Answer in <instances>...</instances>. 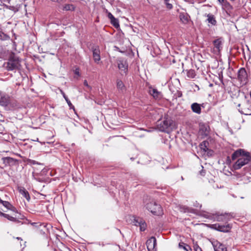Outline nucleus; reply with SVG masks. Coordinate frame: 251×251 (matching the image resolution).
I'll return each instance as SVG.
<instances>
[{
	"label": "nucleus",
	"instance_id": "30",
	"mask_svg": "<svg viewBox=\"0 0 251 251\" xmlns=\"http://www.w3.org/2000/svg\"><path fill=\"white\" fill-rule=\"evenodd\" d=\"M111 24L116 28L120 26L119 21L117 19L114 18L110 21Z\"/></svg>",
	"mask_w": 251,
	"mask_h": 251
},
{
	"label": "nucleus",
	"instance_id": "19",
	"mask_svg": "<svg viewBox=\"0 0 251 251\" xmlns=\"http://www.w3.org/2000/svg\"><path fill=\"white\" fill-rule=\"evenodd\" d=\"M149 93L155 99L160 98L161 97V92H159L155 88H151L150 89Z\"/></svg>",
	"mask_w": 251,
	"mask_h": 251
},
{
	"label": "nucleus",
	"instance_id": "17",
	"mask_svg": "<svg viewBox=\"0 0 251 251\" xmlns=\"http://www.w3.org/2000/svg\"><path fill=\"white\" fill-rule=\"evenodd\" d=\"M201 105L197 103H193L191 105V108L192 111L197 114H200L201 112Z\"/></svg>",
	"mask_w": 251,
	"mask_h": 251
},
{
	"label": "nucleus",
	"instance_id": "28",
	"mask_svg": "<svg viewBox=\"0 0 251 251\" xmlns=\"http://www.w3.org/2000/svg\"><path fill=\"white\" fill-rule=\"evenodd\" d=\"M21 194L28 201L30 200V196L28 192L25 189L20 190Z\"/></svg>",
	"mask_w": 251,
	"mask_h": 251
},
{
	"label": "nucleus",
	"instance_id": "42",
	"mask_svg": "<svg viewBox=\"0 0 251 251\" xmlns=\"http://www.w3.org/2000/svg\"><path fill=\"white\" fill-rule=\"evenodd\" d=\"M50 0L52 2H57L58 3H61L63 1V0Z\"/></svg>",
	"mask_w": 251,
	"mask_h": 251
},
{
	"label": "nucleus",
	"instance_id": "35",
	"mask_svg": "<svg viewBox=\"0 0 251 251\" xmlns=\"http://www.w3.org/2000/svg\"><path fill=\"white\" fill-rule=\"evenodd\" d=\"M165 4L166 5V7L167 9L170 10L172 9L173 7V5L170 3H169V1L167 2H164Z\"/></svg>",
	"mask_w": 251,
	"mask_h": 251
},
{
	"label": "nucleus",
	"instance_id": "4",
	"mask_svg": "<svg viewBox=\"0 0 251 251\" xmlns=\"http://www.w3.org/2000/svg\"><path fill=\"white\" fill-rule=\"evenodd\" d=\"M157 123V127L160 131L168 132L173 121L168 118H165L163 121H158Z\"/></svg>",
	"mask_w": 251,
	"mask_h": 251
},
{
	"label": "nucleus",
	"instance_id": "9",
	"mask_svg": "<svg viewBox=\"0 0 251 251\" xmlns=\"http://www.w3.org/2000/svg\"><path fill=\"white\" fill-rule=\"evenodd\" d=\"M146 245L149 251H155L156 246V239L155 237L152 236L147 240Z\"/></svg>",
	"mask_w": 251,
	"mask_h": 251
},
{
	"label": "nucleus",
	"instance_id": "24",
	"mask_svg": "<svg viewBox=\"0 0 251 251\" xmlns=\"http://www.w3.org/2000/svg\"><path fill=\"white\" fill-rule=\"evenodd\" d=\"M178 246L179 248L183 249L186 251H192L190 247L183 242H180L178 244Z\"/></svg>",
	"mask_w": 251,
	"mask_h": 251
},
{
	"label": "nucleus",
	"instance_id": "22",
	"mask_svg": "<svg viewBox=\"0 0 251 251\" xmlns=\"http://www.w3.org/2000/svg\"><path fill=\"white\" fill-rule=\"evenodd\" d=\"M60 92H61V94L62 95L63 98L65 99V100L66 101L70 108L74 109H75L74 106L72 104L71 101L69 100V99H68L67 96L65 95V93L62 90H60Z\"/></svg>",
	"mask_w": 251,
	"mask_h": 251
},
{
	"label": "nucleus",
	"instance_id": "7",
	"mask_svg": "<svg viewBox=\"0 0 251 251\" xmlns=\"http://www.w3.org/2000/svg\"><path fill=\"white\" fill-rule=\"evenodd\" d=\"M238 79L241 82L246 83L248 81V75L244 68H240L238 72Z\"/></svg>",
	"mask_w": 251,
	"mask_h": 251
},
{
	"label": "nucleus",
	"instance_id": "8",
	"mask_svg": "<svg viewBox=\"0 0 251 251\" xmlns=\"http://www.w3.org/2000/svg\"><path fill=\"white\" fill-rule=\"evenodd\" d=\"M212 227L217 231L223 232H228L229 231L231 227L229 224L221 225L219 224H215L212 225Z\"/></svg>",
	"mask_w": 251,
	"mask_h": 251
},
{
	"label": "nucleus",
	"instance_id": "33",
	"mask_svg": "<svg viewBox=\"0 0 251 251\" xmlns=\"http://www.w3.org/2000/svg\"><path fill=\"white\" fill-rule=\"evenodd\" d=\"M139 227L141 231H144L146 230L147 227V225L144 220L143 221V222L141 223Z\"/></svg>",
	"mask_w": 251,
	"mask_h": 251
},
{
	"label": "nucleus",
	"instance_id": "2",
	"mask_svg": "<svg viewBox=\"0 0 251 251\" xmlns=\"http://www.w3.org/2000/svg\"><path fill=\"white\" fill-rule=\"evenodd\" d=\"M4 65L8 71L16 70L20 66L19 58L14 52H11L9 55L8 61L5 63Z\"/></svg>",
	"mask_w": 251,
	"mask_h": 251
},
{
	"label": "nucleus",
	"instance_id": "39",
	"mask_svg": "<svg viewBox=\"0 0 251 251\" xmlns=\"http://www.w3.org/2000/svg\"><path fill=\"white\" fill-rule=\"evenodd\" d=\"M17 219L20 221V220H24L25 217L24 215H22L20 214L19 215L17 216Z\"/></svg>",
	"mask_w": 251,
	"mask_h": 251
},
{
	"label": "nucleus",
	"instance_id": "11",
	"mask_svg": "<svg viewBox=\"0 0 251 251\" xmlns=\"http://www.w3.org/2000/svg\"><path fill=\"white\" fill-rule=\"evenodd\" d=\"M4 166H12L16 165L18 162L16 159L10 157H4L1 158Z\"/></svg>",
	"mask_w": 251,
	"mask_h": 251
},
{
	"label": "nucleus",
	"instance_id": "16",
	"mask_svg": "<svg viewBox=\"0 0 251 251\" xmlns=\"http://www.w3.org/2000/svg\"><path fill=\"white\" fill-rule=\"evenodd\" d=\"M179 17L180 21L184 24H187L190 20V16L186 12H180Z\"/></svg>",
	"mask_w": 251,
	"mask_h": 251
},
{
	"label": "nucleus",
	"instance_id": "21",
	"mask_svg": "<svg viewBox=\"0 0 251 251\" xmlns=\"http://www.w3.org/2000/svg\"><path fill=\"white\" fill-rule=\"evenodd\" d=\"M116 85L117 89L121 92H124L126 90L125 85L121 80H117Z\"/></svg>",
	"mask_w": 251,
	"mask_h": 251
},
{
	"label": "nucleus",
	"instance_id": "14",
	"mask_svg": "<svg viewBox=\"0 0 251 251\" xmlns=\"http://www.w3.org/2000/svg\"><path fill=\"white\" fill-rule=\"evenodd\" d=\"M118 68L125 73L127 72L128 64L126 60H119L118 62Z\"/></svg>",
	"mask_w": 251,
	"mask_h": 251
},
{
	"label": "nucleus",
	"instance_id": "49",
	"mask_svg": "<svg viewBox=\"0 0 251 251\" xmlns=\"http://www.w3.org/2000/svg\"><path fill=\"white\" fill-rule=\"evenodd\" d=\"M2 201H2V200H1V199L0 198V203H1L2 204Z\"/></svg>",
	"mask_w": 251,
	"mask_h": 251
},
{
	"label": "nucleus",
	"instance_id": "20",
	"mask_svg": "<svg viewBox=\"0 0 251 251\" xmlns=\"http://www.w3.org/2000/svg\"><path fill=\"white\" fill-rule=\"evenodd\" d=\"M213 45L214 48L216 49V51L220 52L222 49V42L220 39H217L213 41Z\"/></svg>",
	"mask_w": 251,
	"mask_h": 251
},
{
	"label": "nucleus",
	"instance_id": "6",
	"mask_svg": "<svg viewBox=\"0 0 251 251\" xmlns=\"http://www.w3.org/2000/svg\"><path fill=\"white\" fill-rule=\"evenodd\" d=\"M11 0H0L1 2L0 5L3 6L6 9L13 11L15 13L18 12L21 8L20 4H16L15 5H8L10 4Z\"/></svg>",
	"mask_w": 251,
	"mask_h": 251
},
{
	"label": "nucleus",
	"instance_id": "3",
	"mask_svg": "<svg viewBox=\"0 0 251 251\" xmlns=\"http://www.w3.org/2000/svg\"><path fill=\"white\" fill-rule=\"evenodd\" d=\"M145 207L146 209L155 215L161 216L163 214V210L160 204L153 200H150Z\"/></svg>",
	"mask_w": 251,
	"mask_h": 251
},
{
	"label": "nucleus",
	"instance_id": "15",
	"mask_svg": "<svg viewBox=\"0 0 251 251\" xmlns=\"http://www.w3.org/2000/svg\"><path fill=\"white\" fill-rule=\"evenodd\" d=\"M213 246L215 251H227L225 246L219 242H214L213 243Z\"/></svg>",
	"mask_w": 251,
	"mask_h": 251
},
{
	"label": "nucleus",
	"instance_id": "18",
	"mask_svg": "<svg viewBox=\"0 0 251 251\" xmlns=\"http://www.w3.org/2000/svg\"><path fill=\"white\" fill-rule=\"evenodd\" d=\"M0 216L3 217L6 219H7L8 220L16 223H21V221L17 219V215L15 216V217L10 216L8 214L4 213L1 211H0Z\"/></svg>",
	"mask_w": 251,
	"mask_h": 251
},
{
	"label": "nucleus",
	"instance_id": "40",
	"mask_svg": "<svg viewBox=\"0 0 251 251\" xmlns=\"http://www.w3.org/2000/svg\"><path fill=\"white\" fill-rule=\"evenodd\" d=\"M8 209L10 210L13 212H17V210L16 208L15 207H14L12 204H11V207H10Z\"/></svg>",
	"mask_w": 251,
	"mask_h": 251
},
{
	"label": "nucleus",
	"instance_id": "48",
	"mask_svg": "<svg viewBox=\"0 0 251 251\" xmlns=\"http://www.w3.org/2000/svg\"><path fill=\"white\" fill-rule=\"evenodd\" d=\"M16 239L18 240H22L21 237H17Z\"/></svg>",
	"mask_w": 251,
	"mask_h": 251
},
{
	"label": "nucleus",
	"instance_id": "47",
	"mask_svg": "<svg viewBox=\"0 0 251 251\" xmlns=\"http://www.w3.org/2000/svg\"><path fill=\"white\" fill-rule=\"evenodd\" d=\"M31 224L33 226H35L36 224V223H31Z\"/></svg>",
	"mask_w": 251,
	"mask_h": 251
},
{
	"label": "nucleus",
	"instance_id": "41",
	"mask_svg": "<svg viewBox=\"0 0 251 251\" xmlns=\"http://www.w3.org/2000/svg\"><path fill=\"white\" fill-rule=\"evenodd\" d=\"M108 17L110 20V21L115 18L114 16L110 12L108 13Z\"/></svg>",
	"mask_w": 251,
	"mask_h": 251
},
{
	"label": "nucleus",
	"instance_id": "32",
	"mask_svg": "<svg viewBox=\"0 0 251 251\" xmlns=\"http://www.w3.org/2000/svg\"><path fill=\"white\" fill-rule=\"evenodd\" d=\"M9 36L2 31H0V39L2 40H6L9 38Z\"/></svg>",
	"mask_w": 251,
	"mask_h": 251
},
{
	"label": "nucleus",
	"instance_id": "38",
	"mask_svg": "<svg viewBox=\"0 0 251 251\" xmlns=\"http://www.w3.org/2000/svg\"><path fill=\"white\" fill-rule=\"evenodd\" d=\"M84 85L86 86L89 89H92V87L88 84L87 81L86 80H85L84 81Z\"/></svg>",
	"mask_w": 251,
	"mask_h": 251
},
{
	"label": "nucleus",
	"instance_id": "23",
	"mask_svg": "<svg viewBox=\"0 0 251 251\" xmlns=\"http://www.w3.org/2000/svg\"><path fill=\"white\" fill-rule=\"evenodd\" d=\"M209 142L207 141H203L200 144V148L204 151L206 152L208 151Z\"/></svg>",
	"mask_w": 251,
	"mask_h": 251
},
{
	"label": "nucleus",
	"instance_id": "36",
	"mask_svg": "<svg viewBox=\"0 0 251 251\" xmlns=\"http://www.w3.org/2000/svg\"><path fill=\"white\" fill-rule=\"evenodd\" d=\"M194 249L195 251H202L201 249L197 244L194 245Z\"/></svg>",
	"mask_w": 251,
	"mask_h": 251
},
{
	"label": "nucleus",
	"instance_id": "45",
	"mask_svg": "<svg viewBox=\"0 0 251 251\" xmlns=\"http://www.w3.org/2000/svg\"><path fill=\"white\" fill-rule=\"evenodd\" d=\"M200 174H201V175H202V176H204V172H203V171L201 172H200Z\"/></svg>",
	"mask_w": 251,
	"mask_h": 251
},
{
	"label": "nucleus",
	"instance_id": "31",
	"mask_svg": "<svg viewBox=\"0 0 251 251\" xmlns=\"http://www.w3.org/2000/svg\"><path fill=\"white\" fill-rule=\"evenodd\" d=\"M28 163L30 164V165H42L43 167L44 166V164L41 163H39L35 160H32V159H28L27 160Z\"/></svg>",
	"mask_w": 251,
	"mask_h": 251
},
{
	"label": "nucleus",
	"instance_id": "37",
	"mask_svg": "<svg viewBox=\"0 0 251 251\" xmlns=\"http://www.w3.org/2000/svg\"><path fill=\"white\" fill-rule=\"evenodd\" d=\"M182 96V92L179 91H177L176 93L175 94L174 96H176V98H180Z\"/></svg>",
	"mask_w": 251,
	"mask_h": 251
},
{
	"label": "nucleus",
	"instance_id": "12",
	"mask_svg": "<svg viewBox=\"0 0 251 251\" xmlns=\"http://www.w3.org/2000/svg\"><path fill=\"white\" fill-rule=\"evenodd\" d=\"M93 57L95 62L98 63L100 60V50L98 46H93L92 48Z\"/></svg>",
	"mask_w": 251,
	"mask_h": 251
},
{
	"label": "nucleus",
	"instance_id": "29",
	"mask_svg": "<svg viewBox=\"0 0 251 251\" xmlns=\"http://www.w3.org/2000/svg\"><path fill=\"white\" fill-rule=\"evenodd\" d=\"M63 9L64 10L68 11V10H75V7L73 4H65L63 6Z\"/></svg>",
	"mask_w": 251,
	"mask_h": 251
},
{
	"label": "nucleus",
	"instance_id": "1",
	"mask_svg": "<svg viewBox=\"0 0 251 251\" xmlns=\"http://www.w3.org/2000/svg\"><path fill=\"white\" fill-rule=\"evenodd\" d=\"M237 158L238 160L233 166L235 170H239L245 165L247 164L251 160V156L250 152L243 149H238L231 155L232 160Z\"/></svg>",
	"mask_w": 251,
	"mask_h": 251
},
{
	"label": "nucleus",
	"instance_id": "44",
	"mask_svg": "<svg viewBox=\"0 0 251 251\" xmlns=\"http://www.w3.org/2000/svg\"><path fill=\"white\" fill-rule=\"evenodd\" d=\"M75 74H76V75H79V72H78V71H77V70H76L75 71Z\"/></svg>",
	"mask_w": 251,
	"mask_h": 251
},
{
	"label": "nucleus",
	"instance_id": "5",
	"mask_svg": "<svg viewBox=\"0 0 251 251\" xmlns=\"http://www.w3.org/2000/svg\"><path fill=\"white\" fill-rule=\"evenodd\" d=\"M201 215L203 217L211 220L213 219L217 221H224L225 219V215H219L217 213L214 214L208 212H204L203 213L201 214Z\"/></svg>",
	"mask_w": 251,
	"mask_h": 251
},
{
	"label": "nucleus",
	"instance_id": "43",
	"mask_svg": "<svg viewBox=\"0 0 251 251\" xmlns=\"http://www.w3.org/2000/svg\"><path fill=\"white\" fill-rule=\"evenodd\" d=\"M218 0V1H219L220 3L222 4V3H223L225 2V0Z\"/></svg>",
	"mask_w": 251,
	"mask_h": 251
},
{
	"label": "nucleus",
	"instance_id": "51",
	"mask_svg": "<svg viewBox=\"0 0 251 251\" xmlns=\"http://www.w3.org/2000/svg\"><path fill=\"white\" fill-rule=\"evenodd\" d=\"M250 97H251V92L250 93Z\"/></svg>",
	"mask_w": 251,
	"mask_h": 251
},
{
	"label": "nucleus",
	"instance_id": "13",
	"mask_svg": "<svg viewBox=\"0 0 251 251\" xmlns=\"http://www.w3.org/2000/svg\"><path fill=\"white\" fill-rule=\"evenodd\" d=\"M210 130L209 126L206 124H201L200 125V133L203 136H207L208 135Z\"/></svg>",
	"mask_w": 251,
	"mask_h": 251
},
{
	"label": "nucleus",
	"instance_id": "50",
	"mask_svg": "<svg viewBox=\"0 0 251 251\" xmlns=\"http://www.w3.org/2000/svg\"><path fill=\"white\" fill-rule=\"evenodd\" d=\"M164 0V2H167V1H169L170 0Z\"/></svg>",
	"mask_w": 251,
	"mask_h": 251
},
{
	"label": "nucleus",
	"instance_id": "34",
	"mask_svg": "<svg viewBox=\"0 0 251 251\" xmlns=\"http://www.w3.org/2000/svg\"><path fill=\"white\" fill-rule=\"evenodd\" d=\"M2 204L7 209H8L10 207H11V204L7 201H2Z\"/></svg>",
	"mask_w": 251,
	"mask_h": 251
},
{
	"label": "nucleus",
	"instance_id": "10",
	"mask_svg": "<svg viewBox=\"0 0 251 251\" xmlns=\"http://www.w3.org/2000/svg\"><path fill=\"white\" fill-rule=\"evenodd\" d=\"M10 97L5 94L0 92V105L3 106H7L10 102Z\"/></svg>",
	"mask_w": 251,
	"mask_h": 251
},
{
	"label": "nucleus",
	"instance_id": "25",
	"mask_svg": "<svg viewBox=\"0 0 251 251\" xmlns=\"http://www.w3.org/2000/svg\"><path fill=\"white\" fill-rule=\"evenodd\" d=\"M207 16L208 17L207 21L208 22L211 24L212 25H216L217 22L215 20L214 16L212 14H208Z\"/></svg>",
	"mask_w": 251,
	"mask_h": 251
},
{
	"label": "nucleus",
	"instance_id": "26",
	"mask_svg": "<svg viewBox=\"0 0 251 251\" xmlns=\"http://www.w3.org/2000/svg\"><path fill=\"white\" fill-rule=\"evenodd\" d=\"M144 220L141 218H135L132 222L134 225L139 226L141 223L143 222Z\"/></svg>",
	"mask_w": 251,
	"mask_h": 251
},
{
	"label": "nucleus",
	"instance_id": "46",
	"mask_svg": "<svg viewBox=\"0 0 251 251\" xmlns=\"http://www.w3.org/2000/svg\"><path fill=\"white\" fill-rule=\"evenodd\" d=\"M199 205V203H198L197 202H196V204H194V206H195L196 207H198Z\"/></svg>",
	"mask_w": 251,
	"mask_h": 251
},
{
	"label": "nucleus",
	"instance_id": "27",
	"mask_svg": "<svg viewBox=\"0 0 251 251\" xmlns=\"http://www.w3.org/2000/svg\"><path fill=\"white\" fill-rule=\"evenodd\" d=\"M187 76L189 78H194L196 76L195 70L193 69L187 70Z\"/></svg>",
	"mask_w": 251,
	"mask_h": 251
}]
</instances>
